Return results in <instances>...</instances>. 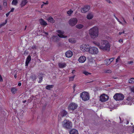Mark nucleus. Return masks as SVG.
I'll return each mask as SVG.
<instances>
[{"label":"nucleus","mask_w":134,"mask_h":134,"mask_svg":"<svg viewBox=\"0 0 134 134\" xmlns=\"http://www.w3.org/2000/svg\"><path fill=\"white\" fill-rule=\"evenodd\" d=\"M93 43L97 46L99 48L103 50L109 51L110 49V46L108 41L106 40H102L101 44L98 42L94 41Z\"/></svg>","instance_id":"obj_1"},{"label":"nucleus","mask_w":134,"mask_h":134,"mask_svg":"<svg viewBox=\"0 0 134 134\" xmlns=\"http://www.w3.org/2000/svg\"><path fill=\"white\" fill-rule=\"evenodd\" d=\"M89 34L91 38L94 39L97 37L98 35L99 30L98 27L94 26L90 29Z\"/></svg>","instance_id":"obj_2"},{"label":"nucleus","mask_w":134,"mask_h":134,"mask_svg":"<svg viewBox=\"0 0 134 134\" xmlns=\"http://www.w3.org/2000/svg\"><path fill=\"white\" fill-rule=\"evenodd\" d=\"M62 126L64 128L66 129H70L72 126V124L70 121L65 120L62 122Z\"/></svg>","instance_id":"obj_3"},{"label":"nucleus","mask_w":134,"mask_h":134,"mask_svg":"<svg viewBox=\"0 0 134 134\" xmlns=\"http://www.w3.org/2000/svg\"><path fill=\"white\" fill-rule=\"evenodd\" d=\"M124 97V95L120 93H116L113 96L114 99L117 101L121 100H123Z\"/></svg>","instance_id":"obj_4"},{"label":"nucleus","mask_w":134,"mask_h":134,"mask_svg":"<svg viewBox=\"0 0 134 134\" xmlns=\"http://www.w3.org/2000/svg\"><path fill=\"white\" fill-rule=\"evenodd\" d=\"M77 22V20L76 18H71L69 21V25L71 26H75Z\"/></svg>","instance_id":"obj_5"},{"label":"nucleus","mask_w":134,"mask_h":134,"mask_svg":"<svg viewBox=\"0 0 134 134\" xmlns=\"http://www.w3.org/2000/svg\"><path fill=\"white\" fill-rule=\"evenodd\" d=\"M89 52L93 54H97L98 52V50L97 48L95 47H90Z\"/></svg>","instance_id":"obj_6"},{"label":"nucleus","mask_w":134,"mask_h":134,"mask_svg":"<svg viewBox=\"0 0 134 134\" xmlns=\"http://www.w3.org/2000/svg\"><path fill=\"white\" fill-rule=\"evenodd\" d=\"M67 114V112L66 111L64 110H62L58 115L59 120L61 121L62 118L66 116Z\"/></svg>","instance_id":"obj_7"},{"label":"nucleus","mask_w":134,"mask_h":134,"mask_svg":"<svg viewBox=\"0 0 134 134\" xmlns=\"http://www.w3.org/2000/svg\"><path fill=\"white\" fill-rule=\"evenodd\" d=\"M77 107V105L74 103H70L68 107V109L69 110H74Z\"/></svg>","instance_id":"obj_8"},{"label":"nucleus","mask_w":134,"mask_h":134,"mask_svg":"<svg viewBox=\"0 0 134 134\" xmlns=\"http://www.w3.org/2000/svg\"><path fill=\"white\" fill-rule=\"evenodd\" d=\"M108 96L106 94H103L101 95L100 97V100L102 102H104L108 100Z\"/></svg>","instance_id":"obj_9"},{"label":"nucleus","mask_w":134,"mask_h":134,"mask_svg":"<svg viewBox=\"0 0 134 134\" xmlns=\"http://www.w3.org/2000/svg\"><path fill=\"white\" fill-rule=\"evenodd\" d=\"M57 32L58 34V36L60 37L61 38H65L67 37L66 36L63 35L64 33V31L58 30L57 31Z\"/></svg>","instance_id":"obj_10"},{"label":"nucleus","mask_w":134,"mask_h":134,"mask_svg":"<svg viewBox=\"0 0 134 134\" xmlns=\"http://www.w3.org/2000/svg\"><path fill=\"white\" fill-rule=\"evenodd\" d=\"M126 100L128 101V102H127V104L131 105L132 104V102L134 104V98L132 99L131 97L129 96L127 97Z\"/></svg>","instance_id":"obj_11"},{"label":"nucleus","mask_w":134,"mask_h":134,"mask_svg":"<svg viewBox=\"0 0 134 134\" xmlns=\"http://www.w3.org/2000/svg\"><path fill=\"white\" fill-rule=\"evenodd\" d=\"M114 58H112L109 59H106L104 60V63L106 65H108L110 64L114 59Z\"/></svg>","instance_id":"obj_12"},{"label":"nucleus","mask_w":134,"mask_h":134,"mask_svg":"<svg viewBox=\"0 0 134 134\" xmlns=\"http://www.w3.org/2000/svg\"><path fill=\"white\" fill-rule=\"evenodd\" d=\"M90 98L89 93L86 92H84V101L88 100Z\"/></svg>","instance_id":"obj_13"},{"label":"nucleus","mask_w":134,"mask_h":134,"mask_svg":"<svg viewBox=\"0 0 134 134\" xmlns=\"http://www.w3.org/2000/svg\"><path fill=\"white\" fill-rule=\"evenodd\" d=\"M66 56L68 58H70L73 55V52L71 51H68L65 53Z\"/></svg>","instance_id":"obj_14"},{"label":"nucleus","mask_w":134,"mask_h":134,"mask_svg":"<svg viewBox=\"0 0 134 134\" xmlns=\"http://www.w3.org/2000/svg\"><path fill=\"white\" fill-rule=\"evenodd\" d=\"M90 46L88 44L84 45V52H89L90 49Z\"/></svg>","instance_id":"obj_15"},{"label":"nucleus","mask_w":134,"mask_h":134,"mask_svg":"<svg viewBox=\"0 0 134 134\" xmlns=\"http://www.w3.org/2000/svg\"><path fill=\"white\" fill-rule=\"evenodd\" d=\"M28 2L27 0H22L20 3L21 7H23Z\"/></svg>","instance_id":"obj_16"},{"label":"nucleus","mask_w":134,"mask_h":134,"mask_svg":"<svg viewBox=\"0 0 134 134\" xmlns=\"http://www.w3.org/2000/svg\"><path fill=\"white\" fill-rule=\"evenodd\" d=\"M39 22L41 25L43 26H46L47 25V23L43 19H41L39 20Z\"/></svg>","instance_id":"obj_17"},{"label":"nucleus","mask_w":134,"mask_h":134,"mask_svg":"<svg viewBox=\"0 0 134 134\" xmlns=\"http://www.w3.org/2000/svg\"><path fill=\"white\" fill-rule=\"evenodd\" d=\"M31 60V57L29 55L27 58L25 63V66H27Z\"/></svg>","instance_id":"obj_18"},{"label":"nucleus","mask_w":134,"mask_h":134,"mask_svg":"<svg viewBox=\"0 0 134 134\" xmlns=\"http://www.w3.org/2000/svg\"><path fill=\"white\" fill-rule=\"evenodd\" d=\"M70 134H79V133L77 130L75 129H73L70 131Z\"/></svg>","instance_id":"obj_19"},{"label":"nucleus","mask_w":134,"mask_h":134,"mask_svg":"<svg viewBox=\"0 0 134 134\" xmlns=\"http://www.w3.org/2000/svg\"><path fill=\"white\" fill-rule=\"evenodd\" d=\"M52 39L53 41L56 42L59 40V38L57 36H53L52 37Z\"/></svg>","instance_id":"obj_20"},{"label":"nucleus","mask_w":134,"mask_h":134,"mask_svg":"<svg viewBox=\"0 0 134 134\" xmlns=\"http://www.w3.org/2000/svg\"><path fill=\"white\" fill-rule=\"evenodd\" d=\"M93 16L92 13H89L87 16V18L88 19H92L93 17Z\"/></svg>","instance_id":"obj_21"},{"label":"nucleus","mask_w":134,"mask_h":134,"mask_svg":"<svg viewBox=\"0 0 134 134\" xmlns=\"http://www.w3.org/2000/svg\"><path fill=\"white\" fill-rule=\"evenodd\" d=\"M58 66L59 68H62L66 66V64L65 63H59Z\"/></svg>","instance_id":"obj_22"},{"label":"nucleus","mask_w":134,"mask_h":134,"mask_svg":"<svg viewBox=\"0 0 134 134\" xmlns=\"http://www.w3.org/2000/svg\"><path fill=\"white\" fill-rule=\"evenodd\" d=\"M69 42L71 43H75L76 42L75 38H71L69 39Z\"/></svg>","instance_id":"obj_23"},{"label":"nucleus","mask_w":134,"mask_h":134,"mask_svg":"<svg viewBox=\"0 0 134 134\" xmlns=\"http://www.w3.org/2000/svg\"><path fill=\"white\" fill-rule=\"evenodd\" d=\"M11 91L13 94H15L16 92L17 89L13 87L11 88Z\"/></svg>","instance_id":"obj_24"},{"label":"nucleus","mask_w":134,"mask_h":134,"mask_svg":"<svg viewBox=\"0 0 134 134\" xmlns=\"http://www.w3.org/2000/svg\"><path fill=\"white\" fill-rule=\"evenodd\" d=\"M90 9V7L89 6L86 5L84 6V12L88 11Z\"/></svg>","instance_id":"obj_25"},{"label":"nucleus","mask_w":134,"mask_h":134,"mask_svg":"<svg viewBox=\"0 0 134 134\" xmlns=\"http://www.w3.org/2000/svg\"><path fill=\"white\" fill-rule=\"evenodd\" d=\"M48 20L49 22L52 23H54L55 22L53 18L51 17H49L48 19Z\"/></svg>","instance_id":"obj_26"},{"label":"nucleus","mask_w":134,"mask_h":134,"mask_svg":"<svg viewBox=\"0 0 134 134\" xmlns=\"http://www.w3.org/2000/svg\"><path fill=\"white\" fill-rule=\"evenodd\" d=\"M84 59L83 58V56H81L79 58L78 60L80 63H83L84 62L83 61Z\"/></svg>","instance_id":"obj_27"},{"label":"nucleus","mask_w":134,"mask_h":134,"mask_svg":"<svg viewBox=\"0 0 134 134\" xmlns=\"http://www.w3.org/2000/svg\"><path fill=\"white\" fill-rule=\"evenodd\" d=\"M53 86H54L53 85H48L46 87V88L48 90H50Z\"/></svg>","instance_id":"obj_28"},{"label":"nucleus","mask_w":134,"mask_h":134,"mask_svg":"<svg viewBox=\"0 0 134 134\" xmlns=\"http://www.w3.org/2000/svg\"><path fill=\"white\" fill-rule=\"evenodd\" d=\"M7 23V19L5 20V22L0 24V29L2 26H4L6 25Z\"/></svg>","instance_id":"obj_29"},{"label":"nucleus","mask_w":134,"mask_h":134,"mask_svg":"<svg viewBox=\"0 0 134 134\" xmlns=\"http://www.w3.org/2000/svg\"><path fill=\"white\" fill-rule=\"evenodd\" d=\"M18 3V1L17 0H13L12 4L13 5H16Z\"/></svg>","instance_id":"obj_30"},{"label":"nucleus","mask_w":134,"mask_h":134,"mask_svg":"<svg viewBox=\"0 0 134 134\" xmlns=\"http://www.w3.org/2000/svg\"><path fill=\"white\" fill-rule=\"evenodd\" d=\"M83 27V25L81 24H79L77 25L76 26V27L79 29H80L82 28Z\"/></svg>","instance_id":"obj_31"},{"label":"nucleus","mask_w":134,"mask_h":134,"mask_svg":"<svg viewBox=\"0 0 134 134\" xmlns=\"http://www.w3.org/2000/svg\"><path fill=\"white\" fill-rule=\"evenodd\" d=\"M75 75H74L69 77V81H71L73 80L74 78L75 77Z\"/></svg>","instance_id":"obj_32"},{"label":"nucleus","mask_w":134,"mask_h":134,"mask_svg":"<svg viewBox=\"0 0 134 134\" xmlns=\"http://www.w3.org/2000/svg\"><path fill=\"white\" fill-rule=\"evenodd\" d=\"M84 92H82L81 93L80 97L83 100H84Z\"/></svg>","instance_id":"obj_33"},{"label":"nucleus","mask_w":134,"mask_h":134,"mask_svg":"<svg viewBox=\"0 0 134 134\" xmlns=\"http://www.w3.org/2000/svg\"><path fill=\"white\" fill-rule=\"evenodd\" d=\"M73 12L71 10H70L68 11L67 13L69 15H70Z\"/></svg>","instance_id":"obj_34"},{"label":"nucleus","mask_w":134,"mask_h":134,"mask_svg":"<svg viewBox=\"0 0 134 134\" xmlns=\"http://www.w3.org/2000/svg\"><path fill=\"white\" fill-rule=\"evenodd\" d=\"M134 80V78H131L129 80V82L130 83H132L134 82L133 80Z\"/></svg>","instance_id":"obj_35"},{"label":"nucleus","mask_w":134,"mask_h":134,"mask_svg":"<svg viewBox=\"0 0 134 134\" xmlns=\"http://www.w3.org/2000/svg\"><path fill=\"white\" fill-rule=\"evenodd\" d=\"M130 90L131 92L134 93V86H132L130 87Z\"/></svg>","instance_id":"obj_36"},{"label":"nucleus","mask_w":134,"mask_h":134,"mask_svg":"<svg viewBox=\"0 0 134 134\" xmlns=\"http://www.w3.org/2000/svg\"><path fill=\"white\" fill-rule=\"evenodd\" d=\"M92 63H93V64H94V65H91V66H92L93 67L96 66V62H95V60H94L92 59Z\"/></svg>","instance_id":"obj_37"},{"label":"nucleus","mask_w":134,"mask_h":134,"mask_svg":"<svg viewBox=\"0 0 134 134\" xmlns=\"http://www.w3.org/2000/svg\"><path fill=\"white\" fill-rule=\"evenodd\" d=\"M3 5L4 6H6L7 5V0H4L3 2Z\"/></svg>","instance_id":"obj_38"},{"label":"nucleus","mask_w":134,"mask_h":134,"mask_svg":"<svg viewBox=\"0 0 134 134\" xmlns=\"http://www.w3.org/2000/svg\"><path fill=\"white\" fill-rule=\"evenodd\" d=\"M120 60V56H119L116 59V62L118 63Z\"/></svg>","instance_id":"obj_39"},{"label":"nucleus","mask_w":134,"mask_h":134,"mask_svg":"<svg viewBox=\"0 0 134 134\" xmlns=\"http://www.w3.org/2000/svg\"><path fill=\"white\" fill-rule=\"evenodd\" d=\"M91 73L84 71V74L86 75H89L91 74Z\"/></svg>","instance_id":"obj_40"},{"label":"nucleus","mask_w":134,"mask_h":134,"mask_svg":"<svg viewBox=\"0 0 134 134\" xmlns=\"http://www.w3.org/2000/svg\"><path fill=\"white\" fill-rule=\"evenodd\" d=\"M39 80L38 81V82L40 83L42 81V77H39Z\"/></svg>","instance_id":"obj_41"},{"label":"nucleus","mask_w":134,"mask_h":134,"mask_svg":"<svg viewBox=\"0 0 134 134\" xmlns=\"http://www.w3.org/2000/svg\"><path fill=\"white\" fill-rule=\"evenodd\" d=\"M107 2L110 4H112V2L110 0H105Z\"/></svg>","instance_id":"obj_42"},{"label":"nucleus","mask_w":134,"mask_h":134,"mask_svg":"<svg viewBox=\"0 0 134 134\" xmlns=\"http://www.w3.org/2000/svg\"><path fill=\"white\" fill-rule=\"evenodd\" d=\"M123 20L124 23H123L124 24H125V25H126V24H127V22L123 18Z\"/></svg>","instance_id":"obj_43"},{"label":"nucleus","mask_w":134,"mask_h":134,"mask_svg":"<svg viewBox=\"0 0 134 134\" xmlns=\"http://www.w3.org/2000/svg\"><path fill=\"white\" fill-rule=\"evenodd\" d=\"M14 8H12L11 9V10L9 12H10V13L11 12H13L14 10Z\"/></svg>","instance_id":"obj_44"},{"label":"nucleus","mask_w":134,"mask_h":134,"mask_svg":"<svg viewBox=\"0 0 134 134\" xmlns=\"http://www.w3.org/2000/svg\"><path fill=\"white\" fill-rule=\"evenodd\" d=\"M125 33L124 31H123L122 32H119V35H121L122 34H124Z\"/></svg>","instance_id":"obj_45"},{"label":"nucleus","mask_w":134,"mask_h":134,"mask_svg":"<svg viewBox=\"0 0 134 134\" xmlns=\"http://www.w3.org/2000/svg\"><path fill=\"white\" fill-rule=\"evenodd\" d=\"M0 81H1V82L3 81V79L2 78L1 76V75L0 74Z\"/></svg>","instance_id":"obj_46"},{"label":"nucleus","mask_w":134,"mask_h":134,"mask_svg":"<svg viewBox=\"0 0 134 134\" xmlns=\"http://www.w3.org/2000/svg\"><path fill=\"white\" fill-rule=\"evenodd\" d=\"M119 22L120 24H122L123 26H125V24H124L122 23L120 21H119Z\"/></svg>","instance_id":"obj_47"},{"label":"nucleus","mask_w":134,"mask_h":134,"mask_svg":"<svg viewBox=\"0 0 134 134\" xmlns=\"http://www.w3.org/2000/svg\"><path fill=\"white\" fill-rule=\"evenodd\" d=\"M133 63V62L132 61H128V63L129 64H131Z\"/></svg>","instance_id":"obj_48"},{"label":"nucleus","mask_w":134,"mask_h":134,"mask_svg":"<svg viewBox=\"0 0 134 134\" xmlns=\"http://www.w3.org/2000/svg\"><path fill=\"white\" fill-rule=\"evenodd\" d=\"M111 71L110 70H108L107 71V72L108 73H111Z\"/></svg>","instance_id":"obj_49"},{"label":"nucleus","mask_w":134,"mask_h":134,"mask_svg":"<svg viewBox=\"0 0 134 134\" xmlns=\"http://www.w3.org/2000/svg\"><path fill=\"white\" fill-rule=\"evenodd\" d=\"M119 42L120 43H122L123 42V40L122 39H121L119 40Z\"/></svg>","instance_id":"obj_50"},{"label":"nucleus","mask_w":134,"mask_h":134,"mask_svg":"<svg viewBox=\"0 0 134 134\" xmlns=\"http://www.w3.org/2000/svg\"><path fill=\"white\" fill-rule=\"evenodd\" d=\"M10 13L9 12L8 13H7V14H6V15L7 17H8L9 16Z\"/></svg>","instance_id":"obj_51"},{"label":"nucleus","mask_w":134,"mask_h":134,"mask_svg":"<svg viewBox=\"0 0 134 134\" xmlns=\"http://www.w3.org/2000/svg\"><path fill=\"white\" fill-rule=\"evenodd\" d=\"M43 3L44 4H48V1H47L46 3H44V2H43Z\"/></svg>","instance_id":"obj_52"},{"label":"nucleus","mask_w":134,"mask_h":134,"mask_svg":"<svg viewBox=\"0 0 134 134\" xmlns=\"http://www.w3.org/2000/svg\"><path fill=\"white\" fill-rule=\"evenodd\" d=\"M83 46L81 45L80 47V49L81 50H82L83 49Z\"/></svg>","instance_id":"obj_53"},{"label":"nucleus","mask_w":134,"mask_h":134,"mask_svg":"<svg viewBox=\"0 0 134 134\" xmlns=\"http://www.w3.org/2000/svg\"><path fill=\"white\" fill-rule=\"evenodd\" d=\"M75 70H73L72 71V74H74V73H75Z\"/></svg>","instance_id":"obj_54"},{"label":"nucleus","mask_w":134,"mask_h":134,"mask_svg":"<svg viewBox=\"0 0 134 134\" xmlns=\"http://www.w3.org/2000/svg\"><path fill=\"white\" fill-rule=\"evenodd\" d=\"M21 83H19L18 84V85L19 86H21Z\"/></svg>","instance_id":"obj_55"},{"label":"nucleus","mask_w":134,"mask_h":134,"mask_svg":"<svg viewBox=\"0 0 134 134\" xmlns=\"http://www.w3.org/2000/svg\"><path fill=\"white\" fill-rule=\"evenodd\" d=\"M44 5L43 3V4H42L41 5V8H42L43 7V6Z\"/></svg>","instance_id":"obj_56"},{"label":"nucleus","mask_w":134,"mask_h":134,"mask_svg":"<svg viewBox=\"0 0 134 134\" xmlns=\"http://www.w3.org/2000/svg\"><path fill=\"white\" fill-rule=\"evenodd\" d=\"M14 77L15 78H16V74H15L14 75Z\"/></svg>","instance_id":"obj_57"},{"label":"nucleus","mask_w":134,"mask_h":134,"mask_svg":"<svg viewBox=\"0 0 134 134\" xmlns=\"http://www.w3.org/2000/svg\"><path fill=\"white\" fill-rule=\"evenodd\" d=\"M116 20H117L119 22V20L118 18H116Z\"/></svg>","instance_id":"obj_58"},{"label":"nucleus","mask_w":134,"mask_h":134,"mask_svg":"<svg viewBox=\"0 0 134 134\" xmlns=\"http://www.w3.org/2000/svg\"><path fill=\"white\" fill-rule=\"evenodd\" d=\"M2 7L0 5V10H2Z\"/></svg>","instance_id":"obj_59"},{"label":"nucleus","mask_w":134,"mask_h":134,"mask_svg":"<svg viewBox=\"0 0 134 134\" xmlns=\"http://www.w3.org/2000/svg\"><path fill=\"white\" fill-rule=\"evenodd\" d=\"M133 132H132L133 133L134 132V126H133Z\"/></svg>","instance_id":"obj_60"},{"label":"nucleus","mask_w":134,"mask_h":134,"mask_svg":"<svg viewBox=\"0 0 134 134\" xmlns=\"http://www.w3.org/2000/svg\"><path fill=\"white\" fill-rule=\"evenodd\" d=\"M44 34H45L46 35H48V33L47 32H44Z\"/></svg>","instance_id":"obj_61"},{"label":"nucleus","mask_w":134,"mask_h":134,"mask_svg":"<svg viewBox=\"0 0 134 134\" xmlns=\"http://www.w3.org/2000/svg\"><path fill=\"white\" fill-rule=\"evenodd\" d=\"M86 59V58L84 57V62L85 61Z\"/></svg>","instance_id":"obj_62"},{"label":"nucleus","mask_w":134,"mask_h":134,"mask_svg":"<svg viewBox=\"0 0 134 134\" xmlns=\"http://www.w3.org/2000/svg\"><path fill=\"white\" fill-rule=\"evenodd\" d=\"M26 26H25V30L26 29Z\"/></svg>","instance_id":"obj_63"},{"label":"nucleus","mask_w":134,"mask_h":134,"mask_svg":"<svg viewBox=\"0 0 134 134\" xmlns=\"http://www.w3.org/2000/svg\"><path fill=\"white\" fill-rule=\"evenodd\" d=\"M35 47V46H33L32 47V48H34Z\"/></svg>","instance_id":"obj_64"}]
</instances>
